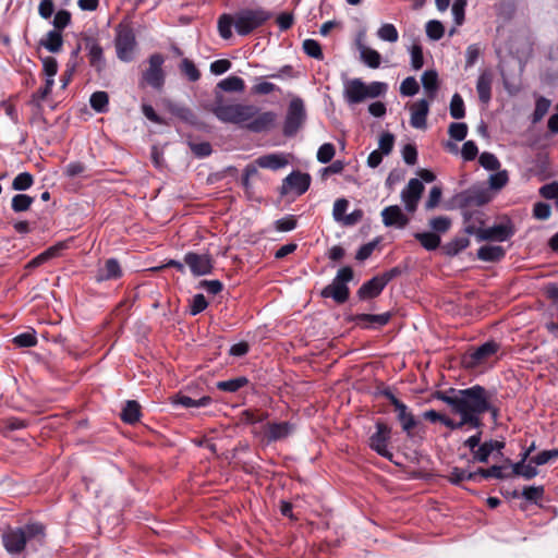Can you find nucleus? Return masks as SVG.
Masks as SVG:
<instances>
[{
	"label": "nucleus",
	"instance_id": "nucleus-54",
	"mask_svg": "<svg viewBox=\"0 0 558 558\" xmlns=\"http://www.w3.org/2000/svg\"><path fill=\"white\" fill-rule=\"evenodd\" d=\"M418 89V83L413 76L407 77L400 85V93L403 96H414Z\"/></svg>",
	"mask_w": 558,
	"mask_h": 558
},
{
	"label": "nucleus",
	"instance_id": "nucleus-29",
	"mask_svg": "<svg viewBox=\"0 0 558 558\" xmlns=\"http://www.w3.org/2000/svg\"><path fill=\"white\" fill-rule=\"evenodd\" d=\"M141 415V405L138 402L134 400H130L125 403L122 413L121 418L129 424H133L140 420Z\"/></svg>",
	"mask_w": 558,
	"mask_h": 558
},
{
	"label": "nucleus",
	"instance_id": "nucleus-10",
	"mask_svg": "<svg viewBox=\"0 0 558 558\" xmlns=\"http://www.w3.org/2000/svg\"><path fill=\"white\" fill-rule=\"evenodd\" d=\"M465 232L476 234L481 240L505 241L513 234V230L508 225H496L485 229H475L474 226L465 227Z\"/></svg>",
	"mask_w": 558,
	"mask_h": 558
},
{
	"label": "nucleus",
	"instance_id": "nucleus-48",
	"mask_svg": "<svg viewBox=\"0 0 558 558\" xmlns=\"http://www.w3.org/2000/svg\"><path fill=\"white\" fill-rule=\"evenodd\" d=\"M393 145H395V136L389 132H385L379 137L377 150H379L380 153H383L387 156L392 151Z\"/></svg>",
	"mask_w": 558,
	"mask_h": 558
},
{
	"label": "nucleus",
	"instance_id": "nucleus-15",
	"mask_svg": "<svg viewBox=\"0 0 558 558\" xmlns=\"http://www.w3.org/2000/svg\"><path fill=\"white\" fill-rule=\"evenodd\" d=\"M381 217L383 222L386 227H396L399 229H403L409 223V218L397 205L384 208L381 211Z\"/></svg>",
	"mask_w": 558,
	"mask_h": 558
},
{
	"label": "nucleus",
	"instance_id": "nucleus-46",
	"mask_svg": "<svg viewBox=\"0 0 558 558\" xmlns=\"http://www.w3.org/2000/svg\"><path fill=\"white\" fill-rule=\"evenodd\" d=\"M509 181L507 170L498 171L489 177L488 183L492 190H501Z\"/></svg>",
	"mask_w": 558,
	"mask_h": 558
},
{
	"label": "nucleus",
	"instance_id": "nucleus-32",
	"mask_svg": "<svg viewBox=\"0 0 558 558\" xmlns=\"http://www.w3.org/2000/svg\"><path fill=\"white\" fill-rule=\"evenodd\" d=\"M422 84L429 98L433 99L438 89V75L436 71H426L422 75Z\"/></svg>",
	"mask_w": 558,
	"mask_h": 558
},
{
	"label": "nucleus",
	"instance_id": "nucleus-41",
	"mask_svg": "<svg viewBox=\"0 0 558 558\" xmlns=\"http://www.w3.org/2000/svg\"><path fill=\"white\" fill-rule=\"evenodd\" d=\"M450 116L457 120L465 116L464 101L459 94H454L451 98Z\"/></svg>",
	"mask_w": 558,
	"mask_h": 558
},
{
	"label": "nucleus",
	"instance_id": "nucleus-38",
	"mask_svg": "<svg viewBox=\"0 0 558 558\" xmlns=\"http://www.w3.org/2000/svg\"><path fill=\"white\" fill-rule=\"evenodd\" d=\"M34 203V198L26 194H16L13 196L11 206L15 213L26 211Z\"/></svg>",
	"mask_w": 558,
	"mask_h": 558
},
{
	"label": "nucleus",
	"instance_id": "nucleus-60",
	"mask_svg": "<svg viewBox=\"0 0 558 558\" xmlns=\"http://www.w3.org/2000/svg\"><path fill=\"white\" fill-rule=\"evenodd\" d=\"M335 146L330 143L322 145L317 151V159L322 163L329 162L335 156Z\"/></svg>",
	"mask_w": 558,
	"mask_h": 558
},
{
	"label": "nucleus",
	"instance_id": "nucleus-5",
	"mask_svg": "<svg viewBox=\"0 0 558 558\" xmlns=\"http://www.w3.org/2000/svg\"><path fill=\"white\" fill-rule=\"evenodd\" d=\"M270 14L262 9L247 10L236 15L234 27L240 35H247L258 26L263 25Z\"/></svg>",
	"mask_w": 558,
	"mask_h": 558
},
{
	"label": "nucleus",
	"instance_id": "nucleus-59",
	"mask_svg": "<svg viewBox=\"0 0 558 558\" xmlns=\"http://www.w3.org/2000/svg\"><path fill=\"white\" fill-rule=\"evenodd\" d=\"M348 206H349V202L345 198H339L335 202L333 209H332V216L336 221H339L342 223L344 217L347 216V215H344V213L347 211Z\"/></svg>",
	"mask_w": 558,
	"mask_h": 558
},
{
	"label": "nucleus",
	"instance_id": "nucleus-1",
	"mask_svg": "<svg viewBox=\"0 0 558 558\" xmlns=\"http://www.w3.org/2000/svg\"><path fill=\"white\" fill-rule=\"evenodd\" d=\"M435 398L445 402L452 413L460 415L473 428L482 427L481 415L485 412H490L494 418L497 416V410L490 404L489 393L481 386L437 391Z\"/></svg>",
	"mask_w": 558,
	"mask_h": 558
},
{
	"label": "nucleus",
	"instance_id": "nucleus-31",
	"mask_svg": "<svg viewBox=\"0 0 558 558\" xmlns=\"http://www.w3.org/2000/svg\"><path fill=\"white\" fill-rule=\"evenodd\" d=\"M492 199L489 192L486 189H471L466 196V202L471 205L482 206Z\"/></svg>",
	"mask_w": 558,
	"mask_h": 558
},
{
	"label": "nucleus",
	"instance_id": "nucleus-8",
	"mask_svg": "<svg viewBox=\"0 0 558 558\" xmlns=\"http://www.w3.org/2000/svg\"><path fill=\"white\" fill-rule=\"evenodd\" d=\"M390 433L391 429L387 424L377 422L376 432L369 437V447L389 460L392 459V452L388 449Z\"/></svg>",
	"mask_w": 558,
	"mask_h": 558
},
{
	"label": "nucleus",
	"instance_id": "nucleus-39",
	"mask_svg": "<svg viewBox=\"0 0 558 558\" xmlns=\"http://www.w3.org/2000/svg\"><path fill=\"white\" fill-rule=\"evenodd\" d=\"M109 97L106 92H96L90 96V106L98 112L107 110Z\"/></svg>",
	"mask_w": 558,
	"mask_h": 558
},
{
	"label": "nucleus",
	"instance_id": "nucleus-47",
	"mask_svg": "<svg viewBox=\"0 0 558 558\" xmlns=\"http://www.w3.org/2000/svg\"><path fill=\"white\" fill-rule=\"evenodd\" d=\"M448 133L456 141H463L468 134V125L462 122H453L448 128Z\"/></svg>",
	"mask_w": 558,
	"mask_h": 558
},
{
	"label": "nucleus",
	"instance_id": "nucleus-35",
	"mask_svg": "<svg viewBox=\"0 0 558 558\" xmlns=\"http://www.w3.org/2000/svg\"><path fill=\"white\" fill-rule=\"evenodd\" d=\"M377 37L383 41L396 43L399 39V34L396 26L391 23H384L377 29Z\"/></svg>",
	"mask_w": 558,
	"mask_h": 558
},
{
	"label": "nucleus",
	"instance_id": "nucleus-21",
	"mask_svg": "<svg viewBox=\"0 0 558 558\" xmlns=\"http://www.w3.org/2000/svg\"><path fill=\"white\" fill-rule=\"evenodd\" d=\"M322 295L332 298L337 303H343L349 298V289L347 284L332 280L330 284L324 288Z\"/></svg>",
	"mask_w": 558,
	"mask_h": 558
},
{
	"label": "nucleus",
	"instance_id": "nucleus-9",
	"mask_svg": "<svg viewBox=\"0 0 558 558\" xmlns=\"http://www.w3.org/2000/svg\"><path fill=\"white\" fill-rule=\"evenodd\" d=\"M397 274L396 269H392L388 272L381 274L380 276H376L362 284L359 289L357 294L361 299H373L380 294L386 284L393 278Z\"/></svg>",
	"mask_w": 558,
	"mask_h": 558
},
{
	"label": "nucleus",
	"instance_id": "nucleus-23",
	"mask_svg": "<svg viewBox=\"0 0 558 558\" xmlns=\"http://www.w3.org/2000/svg\"><path fill=\"white\" fill-rule=\"evenodd\" d=\"M356 47L360 52L361 60L371 69H377L380 65L381 62V56L380 53L367 46H365L360 40L356 41Z\"/></svg>",
	"mask_w": 558,
	"mask_h": 558
},
{
	"label": "nucleus",
	"instance_id": "nucleus-62",
	"mask_svg": "<svg viewBox=\"0 0 558 558\" xmlns=\"http://www.w3.org/2000/svg\"><path fill=\"white\" fill-rule=\"evenodd\" d=\"M442 191L439 186H433L429 191L428 198L425 203V208L432 210L440 203Z\"/></svg>",
	"mask_w": 558,
	"mask_h": 558
},
{
	"label": "nucleus",
	"instance_id": "nucleus-56",
	"mask_svg": "<svg viewBox=\"0 0 558 558\" xmlns=\"http://www.w3.org/2000/svg\"><path fill=\"white\" fill-rule=\"evenodd\" d=\"M477 473L466 472L464 470L454 468L448 475V480L453 484H459L464 480H474Z\"/></svg>",
	"mask_w": 558,
	"mask_h": 558
},
{
	"label": "nucleus",
	"instance_id": "nucleus-52",
	"mask_svg": "<svg viewBox=\"0 0 558 558\" xmlns=\"http://www.w3.org/2000/svg\"><path fill=\"white\" fill-rule=\"evenodd\" d=\"M478 161H480L481 166L487 170L495 171L500 168V162L497 159V157L494 154H490L487 151L483 153L480 156Z\"/></svg>",
	"mask_w": 558,
	"mask_h": 558
},
{
	"label": "nucleus",
	"instance_id": "nucleus-33",
	"mask_svg": "<svg viewBox=\"0 0 558 558\" xmlns=\"http://www.w3.org/2000/svg\"><path fill=\"white\" fill-rule=\"evenodd\" d=\"M217 87L229 93H242L245 88V84L244 81L239 76H229L220 81Z\"/></svg>",
	"mask_w": 558,
	"mask_h": 558
},
{
	"label": "nucleus",
	"instance_id": "nucleus-16",
	"mask_svg": "<svg viewBox=\"0 0 558 558\" xmlns=\"http://www.w3.org/2000/svg\"><path fill=\"white\" fill-rule=\"evenodd\" d=\"M411 119L410 123L415 129L426 128V118L429 111V102L425 99H421L410 107Z\"/></svg>",
	"mask_w": 558,
	"mask_h": 558
},
{
	"label": "nucleus",
	"instance_id": "nucleus-51",
	"mask_svg": "<svg viewBox=\"0 0 558 558\" xmlns=\"http://www.w3.org/2000/svg\"><path fill=\"white\" fill-rule=\"evenodd\" d=\"M445 28L439 21L433 20L426 24V34L433 40H438L444 36Z\"/></svg>",
	"mask_w": 558,
	"mask_h": 558
},
{
	"label": "nucleus",
	"instance_id": "nucleus-61",
	"mask_svg": "<svg viewBox=\"0 0 558 558\" xmlns=\"http://www.w3.org/2000/svg\"><path fill=\"white\" fill-rule=\"evenodd\" d=\"M556 458H558V448L542 451L541 453L531 459V463H534L536 465H543Z\"/></svg>",
	"mask_w": 558,
	"mask_h": 558
},
{
	"label": "nucleus",
	"instance_id": "nucleus-30",
	"mask_svg": "<svg viewBox=\"0 0 558 558\" xmlns=\"http://www.w3.org/2000/svg\"><path fill=\"white\" fill-rule=\"evenodd\" d=\"M414 238L427 251H434L440 245V236L434 232H417Z\"/></svg>",
	"mask_w": 558,
	"mask_h": 558
},
{
	"label": "nucleus",
	"instance_id": "nucleus-57",
	"mask_svg": "<svg viewBox=\"0 0 558 558\" xmlns=\"http://www.w3.org/2000/svg\"><path fill=\"white\" fill-rule=\"evenodd\" d=\"M357 319L360 322H367V323H371V324H376L378 326H384V325H386L389 322L390 314H388V313L378 314V315L362 314V315H360L357 317Z\"/></svg>",
	"mask_w": 558,
	"mask_h": 558
},
{
	"label": "nucleus",
	"instance_id": "nucleus-27",
	"mask_svg": "<svg viewBox=\"0 0 558 558\" xmlns=\"http://www.w3.org/2000/svg\"><path fill=\"white\" fill-rule=\"evenodd\" d=\"M504 256L505 250L499 245H484L477 251V257L485 262H497Z\"/></svg>",
	"mask_w": 558,
	"mask_h": 558
},
{
	"label": "nucleus",
	"instance_id": "nucleus-44",
	"mask_svg": "<svg viewBox=\"0 0 558 558\" xmlns=\"http://www.w3.org/2000/svg\"><path fill=\"white\" fill-rule=\"evenodd\" d=\"M550 105H551L550 100L545 97H539L536 100L535 109L533 112V122L534 123L539 122L545 117V114L548 112V110L550 108Z\"/></svg>",
	"mask_w": 558,
	"mask_h": 558
},
{
	"label": "nucleus",
	"instance_id": "nucleus-2",
	"mask_svg": "<svg viewBox=\"0 0 558 558\" xmlns=\"http://www.w3.org/2000/svg\"><path fill=\"white\" fill-rule=\"evenodd\" d=\"M210 110L219 121L240 125L241 128H245L254 133L270 130L277 120V114L275 112L260 111L253 105L223 102L220 94L216 95V101Z\"/></svg>",
	"mask_w": 558,
	"mask_h": 558
},
{
	"label": "nucleus",
	"instance_id": "nucleus-6",
	"mask_svg": "<svg viewBox=\"0 0 558 558\" xmlns=\"http://www.w3.org/2000/svg\"><path fill=\"white\" fill-rule=\"evenodd\" d=\"M163 61V57L159 53H154L149 57L148 66L142 75V84L145 83L155 89L162 88L165 83Z\"/></svg>",
	"mask_w": 558,
	"mask_h": 558
},
{
	"label": "nucleus",
	"instance_id": "nucleus-17",
	"mask_svg": "<svg viewBox=\"0 0 558 558\" xmlns=\"http://www.w3.org/2000/svg\"><path fill=\"white\" fill-rule=\"evenodd\" d=\"M498 348L499 345L494 341L482 344L470 353L469 357L471 361L469 362V365L475 366L486 362L498 351Z\"/></svg>",
	"mask_w": 558,
	"mask_h": 558
},
{
	"label": "nucleus",
	"instance_id": "nucleus-22",
	"mask_svg": "<svg viewBox=\"0 0 558 558\" xmlns=\"http://www.w3.org/2000/svg\"><path fill=\"white\" fill-rule=\"evenodd\" d=\"M256 165L260 168L278 170L288 165V157L283 154H268L256 159Z\"/></svg>",
	"mask_w": 558,
	"mask_h": 558
},
{
	"label": "nucleus",
	"instance_id": "nucleus-50",
	"mask_svg": "<svg viewBox=\"0 0 558 558\" xmlns=\"http://www.w3.org/2000/svg\"><path fill=\"white\" fill-rule=\"evenodd\" d=\"M428 225L435 232L445 233L450 229L451 220L448 217L439 216L430 219Z\"/></svg>",
	"mask_w": 558,
	"mask_h": 558
},
{
	"label": "nucleus",
	"instance_id": "nucleus-20",
	"mask_svg": "<svg viewBox=\"0 0 558 558\" xmlns=\"http://www.w3.org/2000/svg\"><path fill=\"white\" fill-rule=\"evenodd\" d=\"M122 276V269L116 258H109L104 266L99 268L96 279L98 281L118 279Z\"/></svg>",
	"mask_w": 558,
	"mask_h": 558
},
{
	"label": "nucleus",
	"instance_id": "nucleus-55",
	"mask_svg": "<svg viewBox=\"0 0 558 558\" xmlns=\"http://www.w3.org/2000/svg\"><path fill=\"white\" fill-rule=\"evenodd\" d=\"M303 49L306 54L315 59H323V51L320 45L314 39H305L303 41Z\"/></svg>",
	"mask_w": 558,
	"mask_h": 558
},
{
	"label": "nucleus",
	"instance_id": "nucleus-19",
	"mask_svg": "<svg viewBox=\"0 0 558 558\" xmlns=\"http://www.w3.org/2000/svg\"><path fill=\"white\" fill-rule=\"evenodd\" d=\"M294 432V426L289 422L269 423L266 426V435L269 441L287 438Z\"/></svg>",
	"mask_w": 558,
	"mask_h": 558
},
{
	"label": "nucleus",
	"instance_id": "nucleus-4",
	"mask_svg": "<svg viewBox=\"0 0 558 558\" xmlns=\"http://www.w3.org/2000/svg\"><path fill=\"white\" fill-rule=\"evenodd\" d=\"M386 90L387 84L383 82L365 84L361 78H350L343 83V97L348 104H360L368 98H376Z\"/></svg>",
	"mask_w": 558,
	"mask_h": 558
},
{
	"label": "nucleus",
	"instance_id": "nucleus-36",
	"mask_svg": "<svg viewBox=\"0 0 558 558\" xmlns=\"http://www.w3.org/2000/svg\"><path fill=\"white\" fill-rule=\"evenodd\" d=\"M470 245L468 238H457L448 242L444 246V251L448 256H454Z\"/></svg>",
	"mask_w": 558,
	"mask_h": 558
},
{
	"label": "nucleus",
	"instance_id": "nucleus-7",
	"mask_svg": "<svg viewBox=\"0 0 558 558\" xmlns=\"http://www.w3.org/2000/svg\"><path fill=\"white\" fill-rule=\"evenodd\" d=\"M135 36L128 25L117 27L116 48L119 59L130 61L135 48Z\"/></svg>",
	"mask_w": 558,
	"mask_h": 558
},
{
	"label": "nucleus",
	"instance_id": "nucleus-37",
	"mask_svg": "<svg viewBox=\"0 0 558 558\" xmlns=\"http://www.w3.org/2000/svg\"><path fill=\"white\" fill-rule=\"evenodd\" d=\"M512 473L526 480H531L538 474V471L531 463L526 464L523 463V461H519L518 463L513 464Z\"/></svg>",
	"mask_w": 558,
	"mask_h": 558
},
{
	"label": "nucleus",
	"instance_id": "nucleus-11",
	"mask_svg": "<svg viewBox=\"0 0 558 558\" xmlns=\"http://www.w3.org/2000/svg\"><path fill=\"white\" fill-rule=\"evenodd\" d=\"M305 119L304 104L300 98L291 100L284 122V134L292 135Z\"/></svg>",
	"mask_w": 558,
	"mask_h": 558
},
{
	"label": "nucleus",
	"instance_id": "nucleus-58",
	"mask_svg": "<svg viewBox=\"0 0 558 558\" xmlns=\"http://www.w3.org/2000/svg\"><path fill=\"white\" fill-rule=\"evenodd\" d=\"M13 342L21 348H31L36 345L37 339L34 332H24L16 336Z\"/></svg>",
	"mask_w": 558,
	"mask_h": 558
},
{
	"label": "nucleus",
	"instance_id": "nucleus-26",
	"mask_svg": "<svg viewBox=\"0 0 558 558\" xmlns=\"http://www.w3.org/2000/svg\"><path fill=\"white\" fill-rule=\"evenodd\" d=\"M85 47L88 50L89 62L98 71L104 65L102 48L92 38L86 39Z\"/></svg>",
	"mask_w": 558,
	"mask_h": 558
},
{
	"label": "nucleus",
	"instance_id": "nucleus-43",
	"mask_svg": "<svg viewBox=\"0 0 558 558\" xmlns=\"http://www.w3.org/2000/svg\"><path fill=\"white\" fill-rule=\"evenodd\" d=\"M466 0H454L451 7V13L456 26H461L464 22Z\"/></svg>",
	"mask_w": 558,
	"mask_h": 558
},
{
	"label": "nucleus",
	"instance_id": "nucleus-28",
	"mask_svg": "<svg viewBox=\"0 0 558 558\" xmlns=\"http://www.w3.org/2000/svg\"><path fill=\"white\" fill-rule=\"evenodd\" d=\"M504 448V442L501 441H488L484 442L482 446H480L473 453L474 459L480 462H486L488 460V457L494 450H500Z\"/></svg>",
	"mask_w": 558,
	"mask_h": 558
},
{
	"label": "nucleus",
	"instance_id": "nucleus-18",
	"mask_svg": "<svg viewBox=\"0 0 558 558\" xmlns=\"http://www.w3.org/2000/svg\"><path fill=\"white\" fill-rule=\"evenodd\" d=\"M493 77L490 70H484L477 78L476 90L483 104H488L492 98Z\"/></svg>",
	"mask_w": 558,
	"mask_h": 558
},
{
	"label": "nucleus",
	"instance_id": "nucleus-40",
	"mask_svg": "<svg viewBox=\"0 0 558 558\" xmlns=\"http://www.w3.org/2000/svg\"><path fill=\"white\" fill-rule=\"evenodd\" d=\"M34 183V178L28 172H22L17 174L13 182H12V189L15 191H25L29 189Z\"/></svg>",
	"mask_w": 558,
	"mask_h": 558
},
{
	"label": "nucleus",
	"instance_id": "nucleus-13",
	"mask_svg": "<svg viewBox=\"0 0 558 558\" xmlns=\"http://www.w3.org/2000/svg\"><path fill=\"white\" fill-rule=\"evenodd\" d=\"M424 192V184L418 179H411L401 192V199L408 211H415Z\"/></svg>",
	"mask_w": 558,
	"mask_h": 558
},
{
	"label": "nucleus",
	"instance_id": "nucleus-3",
	"mask_svg": "<svg viewBox=\"0 0 558 558\" xmlns=\"http://www.w3.org/2000/svg\"><path fill=\"white\" fill-rule=\"evenodd\" d=\"M46 537V527L41 523L33 522L17 527H8L2 532L4 549L13 556L21 555L27 547L36 549Z\"/></svg>",
	"mask_w": 558,
	"mask_h": 558
},
{
	"label": "nucleus",
	"instance_id": "nucleus-53",
	"mask_svg": "<svg viewBox=\"0 0 558 558\" xmlns=\"http://www.w3.org/2000/svg\"><path fill=\"white\" fill-rule=\"evenodd\" d=\"M180 69L192 82L197 81L201 76L199 71L190 59H183Z\"/></svg>",
	"mask_w": 558,
	"mask_h": 558
},
{
	"label": "nucleus",
	"instance_id": "nucleus-64",
	"mask_svg": "<svg viewBox=\"0 0 558 558\" xmlns=\"http://www.w3.org/2000/svg\"><path fill=\"white\" fill-rule=\"evenodd\" d=\"M54 12V3L52 0H41L38 4V14L41 19L48 20Z\"/></svg>",
	"mask_w": 558,
	"mask_h": 558
},
{
	"label": "nucleus",
	"instance_id": "nucleus-14",
	"mask_svg": "<svg viewBox=\"0 0 558 558\" xmlns=\"http://www.w3.org/2000/svg\"><path fill=\"white\" fill-rule=\"evenodd\" d=\"M387 398L395 407V411L397 412V417L402 425L403 430L412 436V429L416 427L417 421L414 418L412 413L408 410V407L398 400L391 392H386Z\"/></svg>",
	"mask_w": 558,
	"mask_h": 558
},
{
	"label": "nucleus",
	"instance_id": "nucleus-24",
	"mask_svg": "<svg viewBox=\"0 0 558 558\" xmlns=\"http://www.w3.org/2000/svg\"><path fill=\"white\" fill-rule=\"evenodd\" d=\"M311 178L306 173L293 172L286 179V184L298 194H303L310 186Z\"/></svg>",
	"mask_w": 558,
	"mask_h": 558
},
{
	"label": "nucleus",
	"instance_id": "nucleus-63",
	"mask_svg": "<svg viewBox=\"0 0 558 558\" xmlns=\"http://www.w3.org/2000/svg\"><path fill=\"white\" fill-rule=\"evenodd\" d=\"M543 495L544 488L542 486H527L522 492V496L530 501H537Z\"/></svg>",
	"mask_w": 558,
	"mask_h": 558
},
{
	"label": "nucleus",
	"instance_id": "nucleus-45",
	"mask_svg": "<svg viewBox=\"0 0 558 558\" xmlns=\"http://www.w3.org/2000/svg\"><path fill=\"white\" fill-rule=\"evenodd\" d=\"M247 379L245 377H239L230 380L219 381L217 388L223 391L234 392L245 386Z\"/></svg>",
	"mask_w": 558,
	"mask_h": 558
},
{
	"label": "nucleus",
	"instance_id": "nucleus-12",
	"mask_svg": "<svg viewBox=\"0 0 558 558\" xmlns=\"http://www.w3.org/2000/svg\"><path fill=\"white\" fill-rule=\"evenodd\" d=\"M184 263L194 276H205L213 270V259L208 254L190 252L184 256Z\"/></svg>",
	"mask_w": 558,
	"mask_h": 558
},
{
	"label": "nucleus",
	"instance_id": "nucleus-25",
	"mask_svg": "<svg viewBox=\"0 0 558 558\" xmlns=\"http://www.w3.org/2000/svg\"><path fill=\"white\" fill-rule=\"evenodd\" d=\"M40 45L50 52H59L63 45V37L61 32L57 29L49 31L45 37L40 39Z\"/></svg>",
	"mask_w": 558,
	"mask_h": 558
},
{
	"label": "nucleus",
	"instance_id": "nucleus-49",
	"mask_svg": "<svg viewBox=\"0 0 558 558\" xmlns=\"http://www.w3.org/2000/svg\"><path fill=\"white\" fill-rule=\"evenodd\" d=\"M71 23V13L66 10H59L53 17V29L61 32Z\"/></svg>",
	"mask_w": 558,
	"mask_h": 558
},
{
	"label": "nucleus",
	"instance_id": "nucleus-42",
	"mask_svg": "<svg viewBox=\"0 0 558 558\" xmlns=\"http://www.w3.org/2000/svg\"><path fill=\"white\" fill-rule=\"evenodd\" d=\"M234 24V20L228 15L222 14L218 20V32L223 39H229L232 36L231 27Z\"/></svg>",
	"mask_w": 558,
	"mask_h": 558
},
{
	"label": "nucleus",
	"instance_id": "nucleus-34",
	"mask_svg": "<svg viewBox=\"0 0 558 558\" xmlns=\"http://www.w3.org/2000/svg\"><path fill=\"white\" fill-rule=\"evenodd\" d=\"M211 399L209 397H202L199 399H192L187 396H175L172 400L174 404H181L184 408H199L206 407L210 403Z\"/></svg>",
	"mask_w": 558,
	"mask_h": 558
}]
</instances>
